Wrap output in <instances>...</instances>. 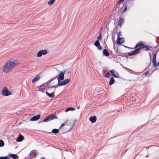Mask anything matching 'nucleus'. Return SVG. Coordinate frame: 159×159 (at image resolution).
<instances>
[{
	"label": "nucleus",
	"instance_id": "obj_32",
	"mask_svg": "<svg viewBox=\"0 0 159 159\" xmlns=\"http://www.w3.org/2000/svg\"><path fill=\"white\" fill-rule=\"evenodd\" d=\"M127 9V6L126 5V6H125V7L124 8V10L123 11V12H124Z\"/></svg>",
	"mask_w": 159,
	"mask_h": 159
},
{
	"label": "nucleus",
	"instance_id": "obj_23",
	"mask_svg": "<svg viewBox=\"0 0 159 159\" xmlns=\"http://www.w3.org/2000/svg\"><path fill=\"white\" fill-rule=\"evenodd\" d=\"M75 110V108L73 107H68L66 109V110L65 111V112H67L68 111H73Z\"/></svg>",
	"mask_w": 159,
	"mask_h": 159
},
{
	"label": "nucleus",
	"instance_id": "obj_12",
	"mask_svg": "<svg viewBox=\"0 0 159 159\" xmlns=\"http://www.w3.org/2000/svg\"><path fill=\"white\" fill-rule=\"evenodd\" d=\"M40 116L39 115L34 116L30 119V120L31 121L37 120L40 118Z\"/></svg>",
	"mask_w": 159,
	"mask_h": 159
},
{
	"label": "nucleus",
	"instance_id": "obj_19",
	"mask_svg": "<svg viewBox=\"0 0 159 159\" xmlns=\"http://www.w3.org/2000/svg\"><path fill=\"white\" fill-rule=\"evenodd\" d=\"M63 71L64 74L66 75L67 76H68L71 74V72L69 70H64Z\"/></svg>",
	"mask_w": 159,
	"mask_h": 159
},
{
	"label": "nucleus",
	"instance_id": "obj_37",
	"mask_svg": "<svg viewBox=\"0 0 159 159\" xmlns=\"http://www.w3.org/2000/svg\"><path fill=\"white\" fill-rule=\"evenodd\" d=\"M148 71H146V72L145 73L144 75H146L148 74Z\"/></svg>",
	"mask_w": 159,
	"mask_h": 159
},
{
	"label": "nucleus",
	"instance_id": "obj_40",
	"mask_svg": "<svg viewBox=\"0 0 159 159\" xmlns=\"http://www.w3.org/2000/svg\"><path fill=\"white\" fill-rule=\"evenodd\" d=\"M2 89H7V88L6 87H4Z\"/></svg>",
	"mask_w": 159,
	"mask_h": 159
},
{
	"label": "nucleus",
	"instance_id": "obj_15",
	"mask_svg": "<svg viewBox=\"0 0 159 159\" xmlns=\"http://www.w3.org/2000/svg\"><path fill=\"white\" fill-rule=\"evenodd\" d=\"M64 71H61L59 75H58L59 78V80L60 79L61 80H63L64 79Z\"/></svg>",
	"mask_w": 159,
	"mask_h": 159
},
{
	"label": "nucleus",
	"instance_id": "obj_22",
	"mask_svg": "<svg viewBox=\"0 0 159 159\" xmlns=\"http://www.w3.org/2000/svg\"><path fill=\"white\" fill-rule=\"evenodd\" d=\"M115 83V80L114 78L112 77H111L110 78L109 83V84L110 85H111L112 84H113Z\"/></svg>",
	"mask_w": 159,
	"mask_h": 159
},
{
	"label": "nucleus",
	"instance_id": "obj_6",
	"mask_svg": "<svg viewBox=\"0 0 159 159\" xmlns=\"http://www.w3.org/2000/svg\"><path fill=\"white\" fill-rule=\"evenodd\" d=\"M57 118L56 116L51 115L48 116L43 120V122H48L49 121L53 119H56Z\"/></svg>",
	"mask_w": 159,
	"mask_h": 159
},
{
	"label": "nucleus",
	"instance_id": "obj_38",
	"mask_svg": "<svg viewBox=\"0 0 159 159\" xmlns=\"http://www.w3.org/2000/svg\"><path fill=\"white\" fill-rule=\"evenodd\" d=\"M35 152H36V150H34V155L35 156H36V153H35Z\"/></svg>",
	"mask_w": 159,
	"mask_h": 159
},
{
	"label": "nucleus",
	"instance_id": "obj_18",
	"mask_svg": "<svg viewBox=\"0 0 159 159\" xmlns=\"http://www.w3.org/2000/svg\"><path fill=\"white\" fill-rule=\"evenodd\" d=\"M8 155L14 159H17L19 158L18 156L15 154H10Z\"/></svg>",
	"mask_w": 159,
	"mask_h": 159
},
{
	"label": "nucleus",
	"instance_id": "obj_30",
	"mask_svg": "<svg viewBox=\"0 0 159 159\" xmlns=\"http://www.w3.org/2000/svg\"><path fill=\"white\" fill-rule=\"evenodd\" d=\"M8 158L7 156L4 157H0V159H8Z\"/></svg>",
	"mask_w": 159,
	"mask_h": 159
},
{
	"label": "nucleus",
	"instance_id": "obj_34",
	"mask_svg": "<svg viewBox=\"0 0 159 159\" xmlns=\"http://www.w3.org/2000/svg\"><path fill=\"white\" fill-rule=\"evenodd\" d=\"M124 0H119L117 2V3L118 4H120Z\"/></svg>",
	"mask_w": 159,
	"mask_h": 159
},
{
	"label": "nucleus",
	"instance_id": "obj_27",
	"mask_svg": "<svg viewBox=\"0 0 159 159\" xmlns=\"http://www.w3.org/2000/svg\"><path fill=\"white\" fill-rule=\"evenodd\" d=\"M54 0H50L48 2V5H51L54 2Z\"/></svg>",
	"mask_w": 159,
	"mask_h": 159
},
{
	"label": "nucleus",
	"instance_id": "obj_25",
	"mask_svg": "<svg viewBox=\"0 0 159 159\" xmlns=\"http://www.w3.org/2000/svg\"><path fill=\"white\" fill-rule=\"evenodd\" d=\"M152 62L154 65V66L156 67V59L152 58Z\"/></svg>",
	"mask_w": 159,
	"mask_h": 159
},
{
	"label": "nucleus",
	"instance_id": "obj_26",
	"mask_svg": "<svg viewBox=\"0 0 159 159\" xmlns=\"http://www.w3.org/2000/svg\"><path fill=\"white\" fill-rule=\"evenodd\" d=\"M111 76L109 72H107L105 75V76L107 78H109Z\"/></svg>",
	"mask_w": 159,
	"mask_h": 159
},
{
	"label": "nucleus",
	"instance_id": "obj_4",
	"mask_svg": "<svg viewBox=\"0 0 159 159\" xmlns=\"http://www.w3.org/2000/svg\"><path fill=\"white\" fill-rule=\"evenodd\" d=\"M58 80V83L57 84V86H60L62 85H64L70 82V80L69 79H66L64 81H63L62 82H61L60 80H59V78H57Z\"/></svg>",
	"mask_w": 159,
	"mask_h": 159
},
{
	"label": "nucleus",
	"instance_id": "obj_11",
	"mask_svg": "<svg viewBox=\"0 0 159 159\" xmlns=\"http://www.w3.org/2000/svg\"><path fill=\"white\" fill-rule=\"evenodd\" d=\"M123 38H120L118 37L116 40V43L118 44H122L124 42V41L123 40Z\"/></svg>",
	"mask_w": 159,
	"mask_h": 159
},
{
	"label": "nucleus",
	"instance_id": "obj_24",
	"mask_svg": "<svg viewBox=\"0 0 159 159\" xmlns=\"http://www.w3.org/2000/svg\"><path fill=\"white\" fill-rule=\"evenodd\" d=\"M52 132L54 134H57L58 133L59 130L57 129H54L52 130Z\"/></svg>",
	"mask_w": 159,
	"mask_h": 159
},
{
	"label": "nucleus",
	"instance_id": "obj_1",
	"mask_svg": "<svg viewBox=\"0 0 159 159\" xmlns=\"http://www.w3.org/2000/svg\"><path fill=\"white\" fill-rule=\"evenodd\" d=\"M17 64V63L15 61H8L4 65L2 71L5 73H7L10 71Z\"/></svg>",
	"mask_w": 159,
	"mask_h": 159
},
{
	"label": "nucleus",
	"instance_id": "obj_9",
	"mask_svg": "<svg viewBox=\"0 0 159 159\" xmlns=\"http://www.w3.org/2000/svg\"><path fill=\"white\" fill-rule=\"evenodd\" d=\"M94 45L96 47H98V50H100L102 49V47L100 45L99 42L98 40H97L95 42Z\"/></svg>",
	"mask_w": 159,
	"mask_h": 159
},
{
	"label": "nucleus",
	"instance_id": "obj_42",
	"mask_svg": "<svg viewBox=\"0 0 159 159\" xmlns=\"http://www.w3.org/2000/svg\"><path fill=\"white\" fill-rule=\"evenodd\" d=\"M41 159H45V158L44 157H42Z\"/></svg>",
	"mask_w": 159,
	"mask_h": 159
},
{
	"label": "nucleus",
	"instance_id": "obj_14",
	"mask_svg": "<svg viewBox=\"0 0 159 159\" xmlns=\"http://www.w3.org/2000/svg\"><path fill=\"white\" fill-rule=\"evenodd\" d=\"M24 139V136L20 134H19V135L18 137V138L16 139L17 142H20L22 141Z\"/></svg>",
	"mask_w": 159,
	"mask_h": 159
},
{
	"label": "nucleus",
	"instance_id": "obj_13",
	"mask_svg": "<svg viewBox=\"0 0 159 159\" xmlns=\"http://www.w3.org/2000/svg\"><path fill=\"white\" fill-rule=\"evenodd\" d=\"M41 77L39 75H37L32 80V82L34 83L38 81L40 78Z\"/></svg>",
	"mask_w": 159,
	"mask_h": 159
},
{
	"label": "nucleus",
	"instance_id": "obj_17",
	"mask_svg": "<svg viewBox=\"0 0 159 159\" xmlns=\"http://www.w3.org/2000/svg\"><path fill=\"white\" fill-rule=\"evenodd\" d=\"M125 21V20L124 19L122 18H120V17L119 18V20L118 23V25H119L120 27H121L123 23H124Z\"/></svg>",
	"mask_w": 159,
	"mask_h": 159
},
{
	"label": "nucleus",
	"instance_id": "obj_29",
	"mask_svg": "<svg viewBox=\"0 0 159 159\" xmlns=\"http://www.w3.org/2000/svg\"><path fill=\"white\" fill-rule=\"evenodd\" d=\"M4 145V143L3 140H0V147H2Z\"/></svg>",
	"mask_w": 159,
	"mask_h": 159
},
{
	"label": "nucleus",
	"instance_id": "obj_35",
	"mask_svg": "<svg viewBox=\"0 0 159 159\" xmlns=\"http://www.w3.org/2000/svg\"><path fill=\"white\" fill-rule=\"evenodd\" d=\"M57 76H56L52 78L51 79V80L52 81L53 80H54V79H56L57 78Z\"/></svg>",
	"mask_w": 159,
	"mask_h": 159
},
{
	"label": "nucleus",
	"instance_id": "obj_16",
	"mask_svg": "<svg viewBox=\"0 0 159 159\" xmlns=\"http://www.w3.org/2000/svg\"><path fill=\"white\" fill-rule=\"evenodd\" d=\"M89 120L92 123H94L96 121L97 118L95 116H94L90 117Z\"/></svg>",
	"mask_w": 159,
	"mask_h": 159
},
{
	"label": "nucleus",
	"instance_id": "obj_28",
	"mask_svg": "<svg viewBox=\"0 0 159 159\" xmlns=\"http://www.w3.org/2000/svg\"><path fill=\"white\" fill-rule=\"evenodd\" d=\"M102 36L101 35V31L98 37L97 38L98 40H101L102 39Z\"/></svg>",
	"mask_w": 159,
	"mask_h": 159
},
{
	"label": "nucleus",
	"instance_id": "obj_10",
	"mask_svg": "<svg viewBox=\"0 0 159 159\" xmlns=\"http://www.w3.org/2000/svg\"><path fill=\"white\" fill-rule=\"evenodd\" d=\"M2 94L3 95L8 96L11 94V93L8 90H2Z\"/></svg>",
	"mask_w": 159,
	"mask_h": 159
},
{
	"label": "nucleus",
	"instance_id": "obj_21",
	"mask_svg": "<svg viewBox=\"0 0 159 159\" xmlns=\"http://www.w3.org/2000/svg\"><path fill=\"white\" fill-rule=\"evenodd\" d=\"M103 53L106 56H109L110 55L109 52L106 49H104L103 50Z\"/></svg>",
	"mask_w": 159,
	"mask_h": 159
},
{
	"label": "nucleus",
	"instance_id": "obj_20",
	"mask_svg": "<svg viewBox=\"0 0 159 159\" xmlns=\"http://www.w3.org/2000/svg\"><path fill=\"white\" fill-rule=\"evenodd\" d=\"M46 94L48 97L51 98H53L54 96V92H52L51 93H49L48 92H46Z\"/></svg>",
	"mask_w": 159,
	"mask_h": 159
},
{
	"label": "nucleus",
	"instance_id": "obj_39",
	"mask_svg": "<svg viewBox=\"0 0 159 159\" xmlns=\"http://www.w3.org/2000/svg\"><path fill=\"white\" fill-rule=\"evenodd\" d=\"M64 124H61V126H60V127H59V128H60L62 126H64Z\"/></svg>",
	"mask_w": 159,
	"mask_h": 159
},
{
	"label": "nucleus",
	"instance_id": "obj_33",
	"mask_svg": "<svg viewBox=\"0 0 159 159\" xmlns=\"http://www.w3.org/2000/svg\"><path fill=\"white\" fill-rule=\"evenodd\" d=\"M117 35L118 36V37H120V36L121 35V32H119L117 33Z\"/></svg>",
	"mask_w": 159,
	"mask_h": 159
},
{
	"label": "nucleus",
	"instance_id": "obj_3",
	"mask_svg": "<svg viewBox=\"0 0 159 159\" xmlns=\"http://www.w3.org/2000/svg\"><path fill=\"white\" fill-rule=\"evenodd\" d=\"M144 44L142 41L139 42L135 46L134 48H136V49H138V53L139 52V50L141 49L144 48Z\"/></svg>",
	"mask_w": 159,
	"mask_h": 159
},
{
	"label": "nucleus",
	"instance_id": "obj_31",
	"mask_svg": "<svg viewBox=\"0 0 159 159\" xmlns=\"http://www.w3.org/2000/svg\"><path fill=\"white\" fill-rule=\"evenodd\" d=\"M158 51V50H157V51L153 55V58H152L156 59V55H157V52Z\"/></svg>",
	"mask_w": 159,
	"mask_h": 159
},
{
	"label": "nucleus",
	"instance_id": "obj_8",
	"mask_svg": "<svg viewBox=\"0 0 159 159\" xmlns=\"http://www.w3.org/2000/svg\"><path fill=\"white\" fill-rule=\"evenodd\" d=\"M138 49H135L132 52H130L128 53V54L129 56H132L133 55H135L138 54Z\"/></svg>",
	"mask_w": 159,
	"mask_h": 159
},
{
	"label": "nucleus",
	"instance_id": "obj_36",
	"mask_svg": "<svg viewBox=\"0 0 159 159\" xmlns=\"http://www.w3.org/2000/svg\"><path fill=\"white\" fill-rule=\"evenodd\" d=\"M144 48H146L148 50H150L147 46H144Z\"/></svg>",
	"mask_w": 159,
	"mask_h": 159
},
{
	"label": "nucleus",
	"instance_id": "obj_41",
	"mask_svg": "<svg viewBox=\"0 0 159 159\" xmlns=\"http://www.w3.org/2000/svg\"><path fill=\"white\" fill-rule=\"evenodd\" d=\"M159 66V61L157 63V64H156V66Z\"/></svg>",
	"mask_w": 159,
	"mask_h": 159
},
{
	"label": "nucleus",
	"instance_id": "obj_2",
	"mask_svg": "<svg viewBox=\"0 0 159 159\" xmlns=\"http://www.w3.org/2000/svg\"><path fill=\"white\" fill-rule=\"evenodd\" d=\"M52 81V80H51V79L50 80H49L47 82V84L43 83L41 85L38 86L37 87V88L38 89H40V88L43 87H44L45 86L46 87V88L56 89L57 87V84L56 85L52 86H50L48 85V84L50 83Z\"/></svg>",
	"mask_w": 159,
	"mask_h": 159
},
{
	"label": "nucleus",
	"instance_id": "obj_43",
	"mask_svg": "<svg viewBox=\"0 0 159 159\" xmlns=\"http://www.w3.org/2000/svg\"><path fill=\"white\" fill-rule=\"evenodd\" d=\"M41 89H44V88H42Z\"/></svg>",
	"mask_w": 159,
	"mask_h": 159
},
{
	"label": "nucleus",
	"instance_id": "obj_5",
	"mask_svg": "<svg viewBox=\"0 0 159 159\" xmlns=\"http://www.w3.org/2000/svg\"><path fill=\"white\" fill-rule=\"evenodd\" d=\"M48 53L46 49L41 50L39 51L37 53V56L39 57L42 56V55H45Z\"/></svg>",
	"mask_w": 159,
	"mask_h": 159
},
{
	"label": "nucleus",
	"instance_id": "obj_7",
	"mask_svg": "<svg viewBox=\"0 0 159 159\" xmlns=\"http://www.w3.org/2000/svg\"><path fill=\"white\" fill-rule=\"evenodd\" d=\"M109 72H111V75L113 77L117 78L120 77V75L118 72L115 70H109Z\"/></svg>",
	"mask_w": 159,
	"mask_h": 159
}]
</instances>
